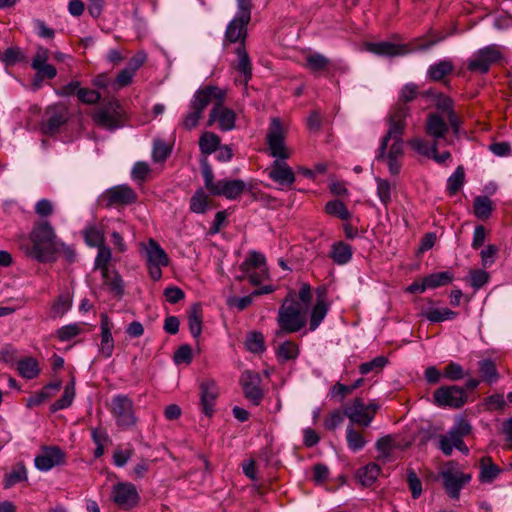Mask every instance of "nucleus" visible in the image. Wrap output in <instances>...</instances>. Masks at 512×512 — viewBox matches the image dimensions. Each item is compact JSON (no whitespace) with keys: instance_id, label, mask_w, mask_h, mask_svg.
<instances>
[{"instance_id":"f257e3e1","label":"nucleus","mask_w":512,"mask_h":512,"mask_svg":"<svg viewBox=\"0 0 512 512\" xmlns=\"http://www.w3.org/2000/svg\"><path fill=\"white\" fill-rule=\"evenodd\" d=\"M285 129L279 118H272L266 142L270 156L276 158L266 170L270 179L283 187H291L295 182V174L292 168L284 162L290 157V151L285 145Z\"/></svg>"},{"instance_id":"f03ea898","label":"nucleus","mask_w":512,"mask_h":512,"mask_svg":"<svg viewBox=\"0 0 512 512\" xmlns=\"http://www.w3.org/2000/svg\"><path fill=\"white\" fill-rule=\"evenodd\" d=\"M30 243H21L24 254L41 263L55 262L59 239L48 221L36 222L29 234Z\"/></svg>"},{"instance_id":"7ed1b4c3","label":"nucleus","mask_w":512,"mask_h":512,"mask_svg":"<svg viewBox=\"0 0 512 512\" xmlns=\"http://www.w3.org/2000/svg\"><path fill=\"white\" fill-rule=\"evenodd\" d=\"M278 329L275 338L300 331L306 325V309L296 300V293L290 291L278 310Z\"/></svg>"},{"instance_id":"20e7f679","label":"nucleus","mask_w":512,"mask_h":512,"mask_svg":"<svg viewBox=\"0 0 512 512\" xmlns=\"http://www.w3.org/2000/svg\"><path fill=\"white\" fill-rule=\"evenodd\" d=\"M225 96L223 90L215 86H205L198 89L190 103V111L184 116L182 125L186 130H191L198 125L205 108L213 100H221Z\"/></svg>"},{"instance_id":"39448f33","label":"nucleus","mask_w":512,"mask_h":512,"mask_svg":"<svg viewBox=\"0 0 512 512\" xmlns=\"http://www.w3.org/2000/svg\"><path fill=\"white\" fill-rule=\"evenodd\" d=\"M237 14L226 28L225 37L231 43L243 41L251 20L252 0H237Z\"/></svg>"},{"instance_id":"423d86ee","label":"nucleus","mask_w":512,"mask_h":512,"mask_svg":"<svg viewBox=\"0 0 512 512\" xmlns=\"http://www.w3.org/2000/svg\"><path fill=\"white\" fill-rule=\"evenodd\" d=\"M410 113V108L407 105L397 103L392 109L389 117V129L383 137L377 159H383L385 151L391 137H400L403 135L406 128V118Z\"/></svg>"},{"instance_id":"0eeeda50","label":"nucleus","mask_w":512,"mask_h":512,"mask_svg":"<svg viewBox=\"0 0 512 512\" xmlns=\"http://www.w3.org/2000/svg\"><path fill=\"white\" fill-rule=\"evenodd\" d=\"M111 413L118 427L128 429L137 422L133 401L126 395H117L111 401Z\"/></svg>"},{"instance_id":"6e6552de","label":"nucleus","mask_w":512,"mask_h":512,"mask_svg":"<svg viewBox=\"0 0 512 512\" xmlns=\"http://www.w3.org/2000/svg\"><path fill=\"white\" fill-rule=\"evenodd\" d=\"M378 409L379 405L375 401L366 405L361 398H355L353 402L345 408L344 414L352 424L368 427Z\"/></svg>"},{"instance_id":"1a4fd4ad","label":"nucleus","mask_w":512,"mask_h":512,"mask_svg":"<svg viewBox=\"0 0 512 512\" xmlns=\"http://www.w3.org/2000/svg\"><path fill=\"white\" fill-rule=\"evenodd\" d=\"M467 394L462 387L442 386L434 391L433 400L439 407L460 408L467 402Z\"/></svg>"},{"instance_id":"9d476101","label":"nucleus","mask_w":512,"mask_h":512,"mask_svg":"<svg viewBox=\"0 0 512 512\" xmlns=\"http://www.w3.org/2000/svg\"><path fill=\"white\" fill-rule=\"evenodd\" d=\"M69 110L64 103H55L47 107L44 115L43 130L53 135L68 121Z\"/></svg>"},{"instance_id":"9b49d317","label":"nucleus","mask_w":512,"mask_h":512,"mask_svg":"<svg viewBox=\"0 0 512 512\" xmlns=\"http://www.w3.org/2000/svg\"><path fill=\"white\" fill-rule=\"evenodd\" d=\"M500 58V52L495 46H487L480 49L467 64V69L471 72L481 74L487 73L490 66Z\"/></svg>"},{"instance_id":"f8f14e48","label":"nucleus","mask_w":512,"mask_h":512,"mask_svg":"<svg viewBox=\"0 0 512 512\" xmlns=\"http://www.w3.org/2000/svg\"><path fill=\"white\" fill-rule=\"evenodd\" d=\"M244 396L253 405L258 406L263 399V390L260 387L261 378L257 372L245 370L240 378Z\"/></svg>"},{"instance_id":"ddd939ff","label":"nucleus","mask_w":512,"mask_h":512,"mask_svg":"<svg viewBox=\"0 0 512 512\" xmlns=\"http://www.w3.org/2000/svg\"><path fill=\"white\" fill-rule=\"evenodd\" d=\"M95 123L103 128L114 130L120 126L121 111L118 102H110L93 114Z\"/></svg>"},{"instance_id":"4468645a","label":"nucleus","mask_w":512,"mask_h":512,"mask_svg":"<svg viewBox=\"0 0 512 512\" xmlns=\"http://www.w3.org/2000/svg\"><path fill=\"white\" fill-rule=\"evenodd\" d=\"M50 51L43 47L38 46L35 55L31 61V67L37 72V79L43 81L44 79H54L57 75L56 68L48 63Z\"/></svg>"},{"instance_id":"2eb2a0df","label":"nucleus","mask_w":512,"mask_h":512,"mask_svg":"<svg viewBox=\"0 0 512 512\" xmlns=\"http://www.w3.org/2000/svg\"><path fill=\"white\" fill-rule=\"evenodd\" d=\"M65 462V453L58 446L42 447L40 453L35 457L34 463L37 469L48 471L54 466Z\"/></svg>"},{"instance_id":"dca6fc26","label":"nucleus","mask_w":512,"mask_h":512,"mask_svg":"<svg viewBox=\"0 0 512 512\" xmlns=\"http://www.w3.org/2000/svg\"><path fill=\"white\" fill-rule=\"evenodd\" d=\"M224 97L216 100L208 120V125L218 122L222 131H230L235 127L236 114L233 110L223 106Z\"/></svg>"},{"instance_id":"f3484780","label":"nucleus","mask_w":512,"mask_h":512,"mask_svg":"<svg viewBox=\"0 0 512 512\" xmlns=\"http://www.w3.org/2000/svg\"><path fill=\"white\" fill-rule=\"evenodd\" d=\"M113 500L119 507L128 509L137 504L139 496L134 485L118 482L113 489Z\"/></svg>"},{"instance_id":"a211bd4d","label":"nucleus","mask_w":512,"mask_h":512,"mask_svg":"<svg viewBox=\"0 0 512 512\" xmlns=\"http://www.w3.org/2000/svg\"><path fill=\"white\" fill-rule=\"evenodd\" d=\"M107 206L129 205L137 200V195L132 188L127 185H118L108 189L104 195Z\"/></svg>"},{"instance_id":"6ab92c4d","label":"nucleus","mask_w":512,"mask_h":512,"mask_svg":"<svg viewBox=\"0 0 512 512\" xmlns=\"http://www.w3.org/2000/svg\"><path fill=\"white\" fill-rule=\"evenodd\" d=\"M219 395L218 386L214 380L206 379L200 383V401L202 411L206 416H212Z\"/></svg>"},{"instance_id":"aec40b11","label":"nucleus","mask_w":512,"mask_h":512,"mask_svg":"<svg viewBox=\"0 0 512 512\" xmlns=\"http://www.w3.org/2000/svg\"><path fill=\"white\" fill-rule=\"evenodd\" d=\"M367 51L383 57L403 56L410 52L406 44H398L388 41L370 42L366 44Z\"/></svg>"},{"instance_id":"412c9836","label":"nucleus","mask_w":512,"mask_h":512,"mask_svg":"<svg viewBox=\"0 0 512 512\" xmlns=\"http://www.w3.org/2000/svg\"><path fill=\"white\" fill-rule=\"evenodd\" d=\"M425 131L434 142L446 141L449 125L438 113H430L426 118Z\"/></svg>"},{"instance_id":"4be33fe9","label":"nucleus","mask_w":512,"mask_h":512,"mask_svg":"<svg viewBox=\"0 0 512 512\" xmlns=\"http://www.w3.org/2000/svg\"><path fill=\"white\" fill-rule=\"evenodd\" d=\"M428 306H422L419 315L427 319L431 323H440L447 320H453L457 317L458 313L447 308H437L434 306L435 302L427 299Z\"/></svg>"},{"instance_id":"5701e85b","label":"nucleus","mask_w":512,"mask_h":512,"mask_svg":"<svg viewBox=\"0 0 512 512\" xmlns=\"http://www.w3.org/2000/svg\"><path fill=\"white\" fill-rule=\"evenodd\" d=\"M100 329L101 343L99 346V353L105 358H110L114 351V339L111 333L113 323L106 313H102L100 315Z\"/></svg>"},{"instance_id":"b1692460","label":"nucleus","mask_w":512,"mask_h":512,"mask_svg":"<svg viewBox=\"0 0 512 512\" xmlns=\"http://www.w3.org/2000/svg\"><path fill=\"white\" fill-rule=\"evenodd\" d=\"M246 184L240 179L219 180L218 189L214 192V196H224L229 200L238 198L245 190Z\"/></svg>"},{"instance_id":"393cba45","label":"nucleus","mask_w":512,"mask_h":512,"mask_svg":"<svg viewBox=\"0 0 512 512\" xmlns=\"http://www.w3.org/2000/svg\"><path fill=\"white\" fill-rule=\"evenodd\" d=\"M439 444L440 449L445 455H450L453 448H456L461 452L468 453V448L463 441V437L456 433L452 428L446 434L439 437Z\"/></svg>"},{"instance_id":"a878e982","label":"nucleus","mask_w":512,"mask_h":512,"mask_svg":"<svg viewBox=\"0 0 512 512\" xmlns=\"http://www.w3.org/2000/svg\"><path fill=\"white\" fill-rule=\"evenodd\" d=\"M305 68L314 74L330 72L336 69V65L326 56L320 53H311L306 56Z\"/></svg>"},{"instance_id":"bb28decb","label":"nucleus","mask_w":512,"mask_h":512,"mask_svg":"<svg viewBox=\"0 0 512 512\" xmlns=\"http://www.w3.org/2000/svg\"><path fill=\"white\" fill-rule=\"evenodd\" d=\"M144 249L147 264L168 265L169 259L166 252L154 239H149Z\"/></svg>"},{"instance_id":"cd10ccee","label":"nucleus","mask_w":512,"mask_h":512,"mask_svg":"<svg viewBox=\"0 0 512 512\" xmlns=\"http://www.w3.org/2000/svg\"><path fill=\"white\" fill-rule=\"evenodd\" d=\"M353 255L352 247L343 242L338 241L333 243L330 251V258L338 265L348 263Z\"/></svg>"},{"instance_id":"c85d7f7f","label":"nucleus","mask_w":512,"mask_h":512,"mask_svg":"<svg viewBox=\"0 0 512 512\" xmlns=\"http://www.w3.org/2000/svg\"><path fill=\"white\" fill-rule=\"evenodd\" d=\"M17 370L21 377L31 380L40 374L38 361L33 357H24L18 360Z\"/></svg>"},{"instance_id":"c756f323","label":"nucleus","mask_w":512,"mask_h":512,"mask_svg":"<svg viewBox=\"0 0 512 512\" xmlns=\"http://www.w3.org/2000/svg\"><path fill=\"white\" fill-rule=\"evenodd\" d=\"M189 330L194 338H198L202 332V307L199 303L191 305L188 311Z\"/></svg>"},{"instance_id":"7c9ffc66","label":"nucleus","mask_w":512,"mask_h":512,"mask_svg":"<svg viewBox=\"0 0 512 512\" xmlns=\"http://www.w3.org/2000/svg\"><path fill=\"white\" fill-rule=\"evenodd\" d=\"M103 283L108 287L109 291L117 297L124 294V282L121 275L116 270H107V274L102 276Z\"/></svg>"},{"instance_id":"2f4dec72","label":"nucleus","mask_w":512,"mask_h":512,"mask_svg":"<svg viewBox=\"0 0 512 512\" xmlns=\"http://www.w3.org/2000/svg\"><path fill=\"white\" fill-rule=\"evenodd\" d=\"M479 372L481 380L488 383L489 385L494 384L499 379V373L496 368V364L491 359H483L478 362Z\"/></svg>"},{"instance_id":"473e14b6","label":"nucleus","mask_w":512,"mask_h":512,"mask_svg":"<svg viewBox=\"0 0 512 512\" xmlns=\"http://www.w3.org/2000/svg\"><path fill=\"white\" fill-rule=\"evenodd\" d=\"M454 69L450 60H441L428 68L427 75L433 81H440Z\"/></svg>"},{"instance_id":"72a5a7b5","label":"nucleus","mask_w":512,"mask_h":512,"mask_svg":"<svg viewBox=\"0 0 512 512\" xmlns=\"http://www.w3.org/2000/svg\"><path fill=\"white\" fill-rule=\"evenodd\" d=\"M501 469L489 456L482 457L479 461L480 480H493L500 475Z\"/></svg>"},{"instance_id":"f704fd0d","label":"nucleus","mask_w":512,"mask_h":512,"mask_svg":"<svg viewBox=\"0 0 512 512\" xmlns=\"http://www.w3.org/2000/svg\"><path fill=\"white\" fill-rule=\"evenodd\" d=\"M98 252L94 262V269L99 270L101 272V276H105L107 274V270L109 269V264L112 260V251L106 245H102L97 248Z\"/></svg>"},{"instance_id":"c9c22d12","label":"nucleus","mask_w":512,"mask_h":512,"mask_svg":"<svg viewBox=\"0 0 512 512\" xmlns=\"http://www.w3.org/2000/svg\"><path fill=\"white\" fill-rule=\"evenodd\" d=\"M220 138L213 132H204L199 139V148L202 154L210 155L220 146Z\"/></svg>"},{"instance_id":"e433bc0d","label":"nucleus","mask_w":512,"mask_h":512,"mask_svg":"<svg viewBox=\"0 0 512 512\" xmlns=\"http://www.w3.org/2000/svg\"><path fill=\"white\" fill-rule=\"evenodd\" d=\"M245 347L251 353H263L266 349L263 334L259 331L248 332L245 339Z\"/></svg>"},{"instance_id":"4c0bfd02","label":"nucleus","mask_w":512,"mask_h":512,"mask_svg":"<svg viewBox=\"0 0 512 512\" xmlns=\"http://www.w3.org/2000/svg\"><path fill=\"white\" fill-rule=\"evenodd\" d=\"M474 214L480 220H486L490 217L494 206L487 196H477L473 203Z\"/></svg>"},{"instance_id":"58836bf2","label":"nucleus","mask_w":512,"mask_h":512,"mask_svg":"<svg viewBox=\"0 0 512 512\" xmlns=\"http://www.w3.org/2000/svg\"><path fill=\"white\" fill-rule=\"evenodd\" d=\"M74 397H75V381L71 380V382L65 386L64 392H63V395L61 396V398L51 404L50 410L52 412H56L58 410L68 408L72 404Z\"/></svg>"},{"instance_id":"ea45409f","label":"nucleus","mask_w":512,"mask_h":512,"mask_svg":"<svg viewBox=\"0 0 512 512\" xmlns=\"http://www.w3.org/2000/svg\"><path fill=\"white\" fill-rule=\"evenodd\" d=\"M376 449L378 452V459L387 460L396 449L395 439L391 435H386L377 440Z\"/></svg>"},{"instance_id":"a19ab883","label":"nucleus","mask_w":512,"mask_h":512,"mask_svg":"<svg viewBox=\"0 0 512 512\" xmlns=\"http://www.w3.org/2000/svg\"><path fill=\"white\" fill-rule=\"evenodd\" d=\"M427 289H434L441 286H445L452 282L453 274L449 271L432 273L423 278Z\"/></svg>"},{"instance_id":"79ce46f5","label":"nucleus","mask_w":512,"mask_h":512,"mask_svg":"<svg viewBox=\"0 0 512 512\" xmlns=\"http://www.w3.org/2000/svg\"><path fill=\"white\" fill-rule=\"evenodd\" d=\"M85 243L90 247H100L105 244V236L102 230L96 226H88L83 231Z\"/></svg>"},{"instance_id":"37998d69","label":"nucleus","mask_w":512,"mask_h":512,"mask_svg":"<svg viewBox=\"0 0 512 512\" xmlns=\"http://www.w3.org/2000/svg\"><path fill=\"white\" fill-rule=\"evenodd\" d=\"M266 268V258L257 251L249 252L248 256L240 265L241 271H250L252 269Z\"/></svg>"},{"instance_id":"c03bdc74","label":"nucleus","mask_w":512,"mask_h":512,"mask_svg":"<svg viewBox=\"0 0 512 512\" xmlns=\"http://www.w3.org/2000/svg\"><path fill=\"white\" fill-rule=\"evenodd\" d=\"M0 59L6 66H14L26 61V55L19 47H8L0 54Z\"/></svg>"},{"instance_id":"a18cd8bd","label":"nucleus","mask_w":512,"mask_h":512,"mask_svg":"<svg viewBox=\"0 0 512 512\" xmlns=\"http://www.w3.org/2000/svg\"><path fill=\"white\" fill-rule=\"evenodd\" d=\"M325 212L341 220H348L351 218V213L348 211L345 204L340 200H332L327 202L325 205Z\"/></svg>"},{"instance_id":"49530a36","label":"nucleus","mask_w":512,"mask_h":512,"mask_svg":"<svg viewBox=\"0 0 512 512\" xmlns=\"http://www.w3.org/2000/svg\"><path fill=\"white\" fill-rule=\"evenodd\" d=\"M328 307L323 300H318L310 315V330L314 331L326 317Z\"/></svg>"},{"instance_id":"de8ad7c7","label":"nucleus","mask_w":512,"mask_h":512,"mask_svg":"<svg viewBox=\"0 0 512 512\" xmlns=\"http://www.w3.org/2000/svg\"><path fill=\"white\" fill-rule=\"evenodd\" d=\"M276 355L283 361L294 360L299 355V346L292 341H285L276 350Z\"/></svg>"},{"instance_id":"09e8293b","label":"nucleus","mask_w":512,"mask_h":512,"mask_svg":"<svg viewBox=\"0 0 512 512\" xmlns=\"http://www.w3.org/2000/svg\"><path fill=\"white\" fill-rule=\"evenodd\" d=\"M72 301L68 295H60L54 301L51 307L50 316L60 318L71 308Z\"/></svg>"},{"instance_id":"8fccbe9b","label":"nucleus","mask_w":512,"mask_h":512,"mask_svg":"<svg viewBox=\"0 0 512 512\" xmlns=\"http://www.w3.org/2000/svg\"><path fill=\"white\" fill-rule=\"evenodd\" d=\"M443 377L450 381H458L469 375L468 371L457 362H449L443 369Z\"/></svg>"},{"instance_id":"3c124183","label":"nucleus","mask_w":512,"mask_h":512,"mask_svg":"<svg viewBox=\"0 0 512 512\" xmlns=\"http://www.w3.org/2000/svg\"><path fill=\"white\" fill-rule=\"evenodd\" d=\"M236 54L238 57V64L236 66L237 70L242 73L245 77V80L251 78L252 69L249 56L243 46H239L236 50Z\"/></svg>"},{"instance_id":"603ef678","label":"nucleus","mask_w":512,"mask_h":512,"mask_svg":"<svg viewBox=\"0 0 512 512\" xmlns=\"http://www.w3.org/2000/svg\"><path fill=\"white\" fill-rule=\"evenodd\" d=\"M364 380L362 378L357 379L351 385H344L340 382H337L330 390V394L332 397H339L340 400H343L347 395L351 394L354 390L358 389Z\"/></svg>"},{"instance_id":"864d4df0","label":"nucleus","mask_w":512,"mask_h":512,"mask_svg":"<svg viewBox=\"0 0 512 512\" xmlns=\"http://www.w3.org/2000/svg\"><path fill=\"white\" fill-rule=\"evenodd\" d=\"M465 172L462 166H458L454 173L447 180V191L450 195H455L464 183Z\"/></svg>"},{"instance_id":"5fc2aeb1","label":"nucleus","mask_w":512,"mask_h":512,"mask_svg":"<svg viewBox=\"0 0 512 512\" xmlns=\"http://www.w3.org/2000/svg\"><path fill=\"white\" fill-rule=\"evenodd\" d=\"M346 440L348 447L355 452L361 450L366 444L362 434L356 431L352 425L347 427Z\"/></svg>"},{"instance_id":"6e6d98bb","label":"nucleus","mask_w":512,"mask_h":512,"mask_svg":"<svg viewBox=\"0 0 512 512\" xmlns=\"http://www.w3.org/2000/svg\"><path fill=\"white\" fill-rule=\"evenodd\" d=\"M388 363V359L385 356H378L371 361L360 364L359 372L362 375H366L370 372L379 373Z\"/></svg>"},{"instance_id":"4d7b16f0","label":"nucleus","mask_w":512,"mask_h":512,"mask_svg":"<svg viewBox=\"0 0 512 512\" xmlns=\"http://www.w3.org/2000/svg\"><path fill=\"white\" fill-rule=\"evenodd\" d=\"M244 273L243 276H239V280L248 279V281L252 285H260L263 281L268 279L269 272L268 268H260V269H252L250 271H242Z\"/></svg>"},{"instance_id":"13d9d810","label":"nucleus","mask_w":512,"mask_h":512,"mask_svg":"<svg viewBox=\"0 0 512 512\" xmlns=\"http://www.w3.org/2000/svg\"><path fill=\"white\" fill-rule=\"evenodd\" d=\"M377 195L384 206H388L391 202V194L393 190L392 184L385 179L376 178Z\"/></svg>"},{"instance_id":"bf43d9fd","label":"nucleus","mask_w":512,"mask_h":512,"mask_svg":"<svg viewBox=\"0 0 512 512\" xmlns=\"http://www.w3.org/2000/svg\"><path fill=\"white\" fill-rule=\"evenodd\" d=\"M207 209V195L202 190H197L190 199V210L194 213L203 214Z\"/></svg>"},{"instance_id":"052dcab7","label":"nucleus","mask_w":512,"mask_h":512,"mask_svg":"<svg viewBox=\"0 0 512 512\" xmlns=\"http://www.w3.org/2000/svg\"><path fill=\"white\" fill-rule=\"evenodd\" d=\"M419 86L415 83L405 84L399 94L397 103L407 105L419 95Z\"/></svg>"},{"instance_id":"680f3d73","label":"nucleus","mask_w":512,"mask_h":512,"mask_svg":"<svg viewBox=\"0 0 512 512\" xmlns=\"http://www.w3.org/2000/svg\"><path fill=\"white\" fill-rule=\"evenodd\" d=\"M171 153V148L163 140L157 139L154 141L152 150V159L154 162L165 161Z\"/></svg>"},{"instance_id":"e2e57ef3","label":"nucleus","mask_w":512,"mask_h":512,"mask_svg":"<svg viewBox=\"0 0 512 512\" xmlns=\"http://www.w3.org/2000/svg\"><path fill=\"white\" fill-rule=\"evenodd\" d=\"M489 278V273L484 270L475 269L469 271V283L475 290L482 288L489 281Z\"/></svg>"},{"instance_id":"0e129e2a","label":"nucleus","mask_w":512,"mask_h":512,"mask_svg":"<svg viewBox=\"0 0 512 512\" xmlns=\"http://www.w3.org/2000/svg\"><path fill=\"white\" fill-rule=\"evenodd\" d=\"M409 146L416 151L418 154L430 157L434 153V141L429 145L425 140L421 138H413L408 142Z\"/></svg>"},{"instance_id":"69168bd1","label":"nucleus","mask_w":512,"mask_h":512,"mask_svg":"<svg viewBox=\"0 0 512 512\" xmlns=\"http://www.w3.org/2000/svg\"><path fill=\"white\" fill-rule=\"evenodd\" d=\"M82 331V328L79 324L73 323L69 325H65L58 329L57 337L60 341H70L71 339L78 336Z\"/></svg>"},{"instance_id":"338daca9","label":"nucleus","mask_w":512,"mask_h":512,"mask_svg":"<svg viewBox=\"0 0 512 512\" xmlns=\"http://www.w3.org/2000/svg\"><path fill=\"white\" fill-rule=\"evenodd\" d=\"M380 476V467L376 463H369L357 472L358 480H377Z\"/></svg>"},{"instance_id":"774afa93","label":"nucleus","mask_w":512,"mask_h":512,"mask_svg":"<svg viewBox=\"0 0 512 512\" xmlns=\"http://www.w3.org/2000/svg\"><path fill=\"white\" fill-rule=\"evenodd\" d=\"M77 98L84 104L92 105L100 100L101 95L96 90L80 87L77 93Z\"/></svg>"}]
</instances>
